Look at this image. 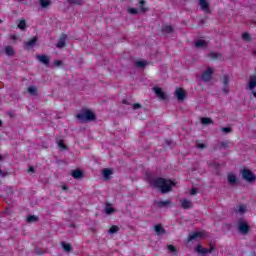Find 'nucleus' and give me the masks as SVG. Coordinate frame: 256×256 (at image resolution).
Returning a JSON list of instances; mask_svg holds the SVG:
<instances>
[{"label":"nucleus","mask_w":256,"mask_h":256,"mask_svg":"<svg viewBox=\"0 0 256 256\" xmlns=\"http://www.w3.org/2000/svg\"><path fill=\"white\" fill-rule=\"evenodd\" d=\"M211 79H213V68L208 67L201 76V80L204 83H209V81H211Z\"/></svg>","instance_id":"6"},{"label":"nucleus","mask_w":256,"mask_h":256,"mask_svg":"<svg viewBox=\"0 0 256 256\" xmlns=\"http://www.w3.org/2000/svg\"><path fill=\"white\" fill-rule=\"evenodd\" d=\"M37 61H39L40 63H42L43 65H45L46 67H49V63L51 61V59L49 58V56L45 55V54H41V55H37L36 56Z\"/></svg>","instance_id":"9"},{"label":"nucleus","mask_w":256,"mask_h":256,"mask_svg":"<svg viewBox=\"0 0 256 256\" xmlns=\"http://www.w3.org/2000/svg\"><path fill=\"white\" fill-rule=\"evenodd\" d=\"M51 5V0H40V6L43 9H46V7H49Z\"/></svg>","instance_id":"32"},{"label":"nucleus","mask_w":256,"mask_h":256,"mask_svg":"<svg viewBox=\"0 0 256 256\" xmlns=\"http://www.w3.org/2000/svg\"><path fill=\"white\" fill-rule=\"evenodd\" d=\"M76 119L80 123H91V121H97V115L89 109H82L80 113L76 115Z\"/></svg>","instance_id":"2"},{"label":"nucleus","mask_w":256,"mask_h":256,"mask_svg":"<svg viewBox=\"0 0 256 256\" xmlns=\"http://www.w3.org/2000/svg\"><path fill=\"white\" fill-rule=\"evenodd\" d=\"M254 55H256V51H254Z\"/></svg>","instance_id":"60"},{"label":"nucleus","mask_w":256,"mask_h":256,"mask_svg":"<svg viewBox=\"0 0 256 256\" xmlns=\"http://www.w3.org/2000/svg\"><path fill=\"white\" fill-rule=\"evenodd\" d=\"M196 147L197 149H206L207 145L200 143L199 140H196Z\"/></svg>","instance_id":"40"},{"label":"nucleus","mask_w":256,"mask_h":256,"mask_svg":"<svg viewBox=\"0 0 256 256\" xmlns=\"http://www.w3.org/2000/svg\"><path fill=\"white\" fill-rule=\"evenodd\" d=\"M182 209H192L193 203L190 200L183 199L181 202Z\"/></svg>","instance_id":"18"},{"label":"nucleus","mask_w":256,"mask_h":256,"mask_svg":"<svg viewBox=\"0 0 256 256\" xmlns=\"http://www.w3.org/2000/svg\"><path fill=\"white\" fill-rule=\"evenodd\" d=\"M201 123L202 125H211L213 124V120L211 118L204 117L201 118Z\"/></svg>","instance_id":"33"},{"label":"nucleus","mask_w":256,"mask_h":256,"mask_svg":"<svg viewBox=\"0 0 256 256\" xmlns=\"http://www.w3.org/2000/svg\"><path fill=\"white\" fill-rule=\"evenodd\" d=\"M39 41V38L37 36H34L31 40L25 43L26 49H33L37 45V42Z\"/></svg>","instance_id":"12"},{"label":"nucleus","mask_w":256,"mask_h":256,"mask_svg":"<svg viewBox=\"0 0 256 256\" xmlns=\"http://www.w3.org/2000/svg\"><path fill=\"white\" fill-rule=\"evenodd\" d=\"M148 65L149 63L145 60H140L135 62V67H137L138 69H145V67H147Z\"/></svg>","instance_id":"19"},{"label":"nucleus","mask_w":256,"mask_h":256,"mask_svg":"<svg viewBox=\"0 0 256 256\" xmlns=\"http://www.w3.org/2000/svg\"><path fill=\"white\" fill-rule=\"evenodd\" d=\"M12 39H16V37H15V36H12Z\"/></svg>","instance_id":"58"},{"label":"nucleus","mask_w":256,"mask_h":256,"mask_svg":"<svg viewBox=\"0 0 256 256\" xmlns=\"http://www.w3.org/2000/svg\"><path fill=\"white\" fill-rule=\"evenodd\" d=\"M228 183L230 185H236V183H237V176H235V174H233V173H229L228 174Z\"/></svg>","instance_id":"22"},{"label":"nucleus","mask_w":256,"mask_h":256,"mask_svg":"<svg viewBox=\"0 0 256 256\" xmlns=\"http://www.w3.org/2000/svg\"><path fill=\"white\" fill-rule=\"evenodd\" d=\"M141 107H143V106L140 103L132 104V109L134 111H137V109H141Z\"/></svg>","instance_id":"43"},{"label":"nucleus","mask_w":256,"mask_h":256,"mask_svg":"<svg viewBox=\"0 0 256 256\" xmlns=\"http://www.w3.org/2000/svg\"><path fill=\"white\" fill-rule=\"evenodd\" d=\"M0 23H3V20H0Z\"/></svg>","instance_id":"59"},{"label":"nucleus","mask_w":256,"mask_h":256,"mask_svg":"<svg viewBox=\"0 0 256 256\" xmlns=\"http://www.w3.org/2000/svg\"><path fill=\"white\" fill-rule=\"evenodd\" d=\"M0 127H3V121L0 120Z\"/></svg>","instance_id":"57"},{"label":"nucleus","mask_w":256,"mask_h":256,"mask_svg":"<svg viewBox=\"0 0 256 256\" xmlns=\"http://www.w3.org/2000/svg\"><path fill=\"white\" fill-rule=\"evenodd\" d=\"M167 249L170 253H172V255H177V253H179V251L177 250V247L171 244L167 245Z\"/></svg>","instance_id":"27"},{"label":"nucleus","mask_w":256,"mask_h":256,"mask_svg":"<svg viewBox=\"0 0 256 256\" xmlns=\"http://www.w3.org/2000/svg\"><path fill=\"white\" fill-rule=\"evenodd\" d=\"M57 145H58V147H59L62 151H67V146L65 145V143L63 142V140H58V141H57Z\"/></svg>","instance_id":"36"},{"label":"nucleus","mask_w":256,"mask_h":256,"mask_svg":"<svg viewBox=\"0 0 256 256\" xmlns=\"http://www.w3.org/2000/svg\"><path fill=\"white\" fill-rule=\"evenodd\" d=\"M171 203H172L171 200H166V201L160 200L157 202V207H159L160 209H163L168 205H171Z\"/></svg>","instance_id":"23"},{"label":"nucleus","mask_w":256,"mask_h":256,"mask_svg":"<svg viewBox=\"0 0 256 256\" xmlns=\"http://www.w3.org/2000/svg\"><path fill=\"white\" fill-rule=\"evenodd\" d=\"M61 246L64 249V251H66V253H71L73 251V247L71 246V244L61 242Z\"/></svg>","instance_id":"24"},{"label":"nucleus","mask_w":256,"mask_h":256,"mask_svg":"<svg viewBox=\"0 0 256 256\" xmlns=\"http://www.w3.org/2000/svg\"><path fill=\"white\" fill-rule=\"evenodd\" d=\"M154 231L156 232L157 235H165V233H167V231L165 230V228H163V225L161 224H157L154 227Z\"/></svg>","instance_id":"15"},{"label":"nucleus","mask_w":256,"mask_h":256,"mask_svg":"<svg viewBox=\"0 0 256 256\" xmlns=\"http://www.w3.org/2000/svg\"><path fill=\"white\" fill-rule=\"evenodd\" d=\"M175 97L178 101H184L185 97H187V93H185L183 88H177L175 91Z\"/></svg>","instance_id":"10"},{"label":"nucleus","mask_w":256,"mask_h":256,"mask_svg":"<svg viewBox=\"0 0 256 256\" xmlns=\"http://www.w3.org/2000/svg\"><path fill=\"white\" fill-rule=\"evenodd\" d=\"M245 211H247V208L245 207V205H240L238 208V213L243 215V213H245Z\"/></svg>","instance_id":"42"},{"label":"nucleus","mask_w":256,"mask_h":256,"mask_svg":"<svg viewBox=\"0 0 256 256\" xmlns=\"http://www.w3.org/2000/svg\"><path fill=\"white\" fill-rule=\"evenodd\" d=\"M7 115H8V117H10V119L15 118V116H16V114H15V112L13 110H9L7 112Z\"/></svg>","instance_id":"45"},{"label":"nucleus","mask_w":256,"mask_h":256,"mask_svg":"<svg viewBox=\"0 0 256 256\" xmlns=\"http://www.w3.org/2000/svg\"><path fill=\"white\" fill-rule=\"evenodd\" d=\"M199 189L193 187L191 190H190V195H195L196 193H198Z\"/></svg>","instance_id":"48"},{"label":"nucleus","mask_w":256,"mask_h":256,"mask_svg":"<svg viewBox=\"0 0 256 256\" xmlns=\"http://www.w3.org/2000/svg\"><path fill=\"white\" fill-rule=\"evenodd\" d=\"M241 175H242V179H244V181H246L247 183H255L256 181V175L255 173H253V171L244 168L240 171Z\"/></svg>","instance_id":"3"},{"label":"nucleus","mask_w":256,"mask_h":256,"mask_svg":"<svg viewBox=\"0 0 256 256\" xmlns=\"http://www.w3.org/2000/svg\"><path fill=\"white\" fill-rule=\"evenodd\" d=\"M109 235H115V233H119V228L117 225L111 226V228L108 230Z\"/></svg>","instance_id":"31"},{"label":"nucleus","mask_w":256,"mask_h":256,"mask_svg":"<svg viewBox=\"0 0 256 256\" xmlns=\"http://www.w3.org/2000/svg\"><path fill=\"white\" fill-rule=\"evenodd\" d=\"M70 5H82L83 1L81 0H67Z\"/></svg>","instance_id":"38"},{"label":"nucleus","mask_w":256,"mask_h":256,"mask_svg":"<svg viewBox=\"0 0 256 256\" xmlns=\"http://www.w3.org/2000/svg\"><path fill=\"white\" fill-rule=\"evenodd\" d=\"M28 93L33 97H37V87L35 86L28 87Z\"/></svg>","instance_id":"29"},{"label":"nucleus","mask_w":256,"mask_h":256,"mask_svg":"<svg viewBox=\"0 0 256 256\" xmlns=\"http://www.w3.org/2000/svg\"><path fill=\"white\" fill-rule=\"evenodd\" d=\"M73 179H83V172L81 169L73 170L71 173Z\"/></svg>","instance_id":"17"},{"label":"nucleus","mask_w":256,"mask_h":256,"mask_svg":"<svg viewBox=\"0 0 256 256\" xmlns=\"http://www.w3.org/2000/svg\"><path fill=\"white\" fill-rule=\"evenodd\" d=\"M62 189H63V191H67L69 189V187H67V185H63Z\"/></svg>","instance_id":"53"},{"label":"nucleus","mask_w":256,"mask_h":256,"mask_svg":"<svg viewBox=\"0 0 256 256\" xmlns=\"http://www.w3.org/2000/svg\"><path fill=\"white\" fill-rule=\"evenodd\" d=\"M210 57L212 59H218L219 58V54L217 52H210Z\"/></svg>","instance_id":"46"},{"label":"nucleus","mask_w":256,"mask_h":256,"mask_svg":"<svg viewBox=\"0 0 256 256\" xmlns=\"http://www.w3.org/2000/svg\"><path fill=\"white\" fill-rule=\"evenodd\" d=\"M196 253H200L201 255H207L208 253H213L215 251V246L210 244V248H203L201 245H197L195 247Z\"/></svg>","instance_id":"5"},{"label":"nucleus","mask_w":256,"mask_h":256,"mask_svg":"<svg viewBox=\"0 0 256 256\" xmlns=\"http://www.w3.org/2000/svg\"><path fill=\"white\" fill-rule=\"evenodd\" d=\"M233 131V128L231 127H223L222 132L223 133H231Z\"/></svg>","instance_id":"44"},{"label":"nucleus","mask_w":256,"mask_h":256,"mask_svg":"<svg viewBox=\"0 0 256 256\" xmlns=\"http://www.w3.org/2000/svg\"><path fill=\"white\" fill-rule=\"evenodd\" d=\"M123 105H132L127 99L122 100Z\"/></svg>","instance_id":"51"},{"label":"nucleus","mask_w":256,"mask_h":256,"mask_svg":"<svg viewBox=\"0 0 256 256\" xmlns=\"http://www.w3.org/2000/svg\"><path fill=\"white\" fill-rule=\"evenodd\" d=\"M34 253H36V255H45L46 251L41 250V249H39V247L36 246L34 249Z\"/></svg>","instance_id":"39"},{"label":"nucleus","mask_w":256,"mask_h":256,"mask_svg":"<svg viewBox=\"0 0 256 256\" xmlns=\"http://www.w3.org/2000/svg\"><path fill=\"white\" fill-rule=\"evenodd\" d=\"M145 0H140V12L141 13H147L149 11V8L145 7Z\"/></svg>","instance_id":"28"},{"label":"nucleus","mask_w":256,"mask_h":256,"mask_svg":"<svg viewBox=\"0 0 256 256\" xmlns=\"http://www.w3.org/2000/svg\"><path fill=\"white\" fill-rule=\"evenodd\" d=\"M102 175L104 179L107 181L111 178V175H113V170L110 168H106L102 171Z\"/></svg>","instance_id":"16"},{"label":"nucleus","mask_w":256,"mask_h":256,"mask_svg":"<svg viewBox=\"0 0 256 256\" xmlns=\"http://www.w3.org/2000/svg\"><path fill=\"white\" fill-rule=\"evenodd\" d=\"M194 239H203V232H194L189 237L187 242L194 241Z\"/></svg>","instance_id":"14"},{"label":"nucleus","mask_w":256,"mask_h":256,"mask_svg":"<svg viewBox=\"0 0 256 256\" xmlns=\"http://www.w3.org/2000/svg\"><path fill=\"white\" fill-rule=\"evenodd\" d=\"M63 65V62L61 60L54 61V67H61Z\"/></svg>","instance_id":"47"},{"label":"nucleus","mask_w":256,"mask_h":256,"mask_svg":"<svg viewBox=\"0 0 256 256\" xmlns=\"http://www.w3.org/2000/svg\"><path fill=\"white\" fill-rule=\"evenodd\" d=\"M67 38H68L67 34H62L56 44V47L58 49H63V47H65V43H67Z\"/></svg>","instance_id":"11"},{"label":"nucleus","mask_w":256,"mask_h":256,"mask_svg":"<svg viewBox=\"0 0 256 256\" xmlns=\"http://www.w3.org/2000/svg\"><path fill=\"white\" fill-rule=\"evenodd\" d=\"M69 227H71V228H75V227H76V225H75V223H71V224L69 225Z\"/></svg>","instance_id":"56"},{"label":"nucleus","mask_w":256,"mask_h":256,"mask_svg":"<svg viewBox=\"0 0 256 256\" xmlns=\"http://www.w3.org/2000/svg\"><path fill=\"white\" fill-rule=\"evenodd\" d=\"M28 173H35V167L30 166V167L28 168Z\"/></svg>","instance_id":"49"},{"label":"nucleus","mask_w":256,"mask_h":256,"mask_svg":"<svg viewBox=\"0 0 256 256\" xmlns=\"http://www.w3.org/2000/svg\"><path fill=\"white\" fill-rule=\"evenodd\" d=\"M209 44L207 43V41H205V40H201V39H199V40H197L196 42H195V47H196V49H207V46H208Z\"/></svg>","instance_id":"13"},{"label":"nucleus","mask_w":256,"mask_h":256,"mask_svg":"<svg viewBox=\"0 0 256 256\" xmlns=\"http://www.w3.org/2000/svg\"><path fill=\"white\" fill-rule=\"evenodd\" d=\"M166 143H167V145H171L173 143V141L172 140H167Z\"/></svg>","instance_id":"54"},{"label":"nucleus","mask_w":256,"mask_h":256,"mask_svg":"<svg viewBox=\"0 0 256 256\" xmlns=\"http://www.w3.org/2000/svg\"><path fill=\"white\" fill-rule=\"evenodd\" d=\"M229 81H230L229 75L225 74V75L223 76V81H222L223 85H224V86H229Z\"/></svg>","instance_id":"37"},{"label":"nucleus","mask_w":256,"mask_h":256,"mask_svg":"<svg viewBox=\"0 0 256 256\" xmlns=\"http://www.w3.org/2000/svg\"><path fill=\"white\" fill-rule=\"evenodd\" d=\"M200 9L207 14H211V8L209 7V2L207 0H199Z\"/></svg>","instance_id":"8"},{"label":"nucleus","mask_w":256,"mask_h":256,"mask_svg":"<svg viewBox=\"0 0 256 256\" xmlns=\"http://www.w3.org/2000/svg\"><path fill=\"white\" fill-rule=\"evenodd\" d=\"M146 177L151 187L160 189V193H162V195L171 193V191H173V187H175V182L173 180L165 179L163 177L153 179V174H151V172H146Z\"/></svg>","instance_id":"1"},{"label":"nucleus","mask_w":256,"mask_h":256,"mask_svg":"<svg viewBox=\"0 0 256 256\" xmlns=\"http://www.w3.org/2000/svg\"><path fill=\"white\" fill-rule=\"evenodd\" d=\"M116 212H117V209L111 208V204L106 203V207H105L106 215H113V213H116Z\"/></svg>","instance_id":"21"},{"label":"nucleus","mask_w":256,"mask_h":256,"mask_svg":"<svg viewBox=\"0 0 256 256\" xmlns=\"http://www.w3.org/2000/svg\"><path fill=\"white\" fill-rule=\"evenodd\" d=\"M162 31H164V33H173L174 29H173V26L171 25H166L162 28Z\"/></svg>","instance_id":"34"},{"label":"nucleus","mask_w":256,"mask_h":256,"mask_svg":"<svg viewBox=\"0 0 256 256\" xmlns=\"http://www.w3.org/2000/svg\"><path fill=\"white\" fill-rule=\"evenodd\" d=\"M18 29H21V31H25L27 29V21L20 20L18 24Z\"/></svg>","instance_id":"30"},{"label":"nucleus","mask_w":256,"mask_h":256,"mask_svg":"<svg viewBox=\"0 0 256 256\" xmlns=\"http://www.w3.org/2000/svg\"><path fill=\"white\" fill-rule=\"evenodd\" d=\"M242 39H243V41H246L247 43L251 42V34L244 32L242 34Z\"/></svg>","instance_id":"35"},{"label":"nucleus","mask_w":256,"mask_h":256,"mask_svg":"<svg viewBox=\"0 0 256 256\" xmlns=\"http://www.w3.org/2000/svg\"><path fill=\"white\" fill-rule=\"evenodd\" d=\"M5 53L8 55V57H13V55H15V50L11 46H6Z\"/></svg>","instance_id":"25"},{"label":"nucleus","mask_w":256,"mask_h":256,"mask_svg":"<svg viewBox=\"0 0 256 256\" xmlns=\"http://www.w3.org/2000/svg\"><path fill=\"white\" fill-rule=\"evenodd\" d=\"M0 176L1 177H7V173L3 172L2 170H0Z\"/></svg>","instance_id":"52"},{"label":"nucleus","mask_w":256,"mask_h":256,"mask_svg":"<svg viewBox=\"0 0 256 256\" xmlns=\"http://www.w3.org/2000/svg\"><path fill=\"white\" fill-rule=\"evenodd\" d=\"M237 225H238V231L239 233H241V235H249V231H251V227L249 226L247 221H245V219L243 218L238 219Z\"/></svg>","instance_id":"4"},{"label":"nucleus","mask_w":256,"mask_h":256,"mask_svg":"<svg viewBox=\"0 0 256 256\" xmlns=\"http://www.w3.org/2000/svg\"><path fill=\"white\" fill-rule=\"evenodd\" d=\"M0 161H5V156L0 155Z\"/></svg>","instance_id":"55"},{"label":"nucleus","mask_w":256,"mask_h":256,"mask_svg":"<svg viewBox=\"0 0 256 256\" xmlns=\"http://www.w3.org/2000/svg\"><path fill=\"white\" fill-rule=\"evenodd\" d=\"M228 147H229V142L224 141V142H219L215 149H220V150L228 149Z\"/></svg>","instance_id":"26"},{"label":"nucleus","mask_w":256,"mask_h":256,"mask_svg":"<svg viewBox=\"0 0 256 256\" xmlns=\"http://www.w3.org/2000/svg\"><path fill=\"white\" fill-rule=\"evenodd\" d=\"M27 223H39V216L36 215H28L26 217Z\"/></svg>","instance_id":"20"},{"label":"nucleus","mask_w":256,"mask_h":256,"mask_svg":"<svg viewBox=\"0 0 256 256\" xmlns=\"http://www.w3.org/2000/svg\"><path fill=\"white\" fill-rule=\"evenodd\" d=\"M223 92L227 95V93H229V86H224Z\"/></svg>","instance_id":"50"},{"label":"nucleus","mask_w":256,"mask_h":256,"mask_svg":"<svg viewBox=\"0 0 256 256\" xmlns=\"http://www.w3.org/2000/svg\"><path fill=\"white\" fill-rule=\"evenodd\" d=\"M153 91L158 99H161V101H167V99H169V96H167V94L160 87H154Z\"/></svg>","instance_id":"7"},{"label":"nucleus","mask_w":256,"mask_h":256,"mask_svg":"<svg viewBox=\"0 0 256 256\" xmlns=\"http://www.w3.org/2000/svg\"><path fill=\"white\" fill-rule=\"evenodd\" d=\"M128 13H130V15H137L139 10L137 8H128Z\"/></svg>","instance_id":"41"}]
</instances>
